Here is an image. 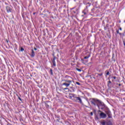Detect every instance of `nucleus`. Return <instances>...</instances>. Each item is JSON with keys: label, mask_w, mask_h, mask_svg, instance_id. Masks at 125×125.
<instances>
[{"label": "nucleus", "mask_w": 125, "mask_h": 125, "mask_svg": "<svg viewBox=\"0 0 125 125\" xmlns=\"http://www.w3.org/2000/svg\"><path fill=\"white\" fill-rule=\"evenodd\" d=\"M64 82H65V83H68L71 84V83H72L73 81L67 79V80H65Z\"/></svg>", "instance_id": "nucleus-5"}, {"label": "nucleus", "mask_w": 125, "mask_h": 125, "mask_svg": "<svg viewBox=\"0 0 125 125\" xmlns=\"http://www.w3.org/2000/svg\"><path fill=\"white\" fill-rule=\"evenodd\" d=\"M76 84H78V85H81V83L79 82H76Z\"/></svg>", "instance_id": "nucleus-14"}, {"label": "nucleus", "mask_w": 125, "mask_h": 125, "mask_svg": "<svg viewBox=\"0 0 125 125\" xmlns=\"http://www.w3.org/2000/svg\"><path fill=\"white\" fill-rule=\"evenodd\" d=\"M70 83H64L62 84V85H65L66 87H68V86H70Z\"/></svg>", "instance_id": "nucleus-6"}, {"label": "nucleus", "mask_w": 125, "mask_h": 125, "mask_svg": "<svg viewBox=\"0 0 125 125\" xmlns=\"http://www.w3.org/2000/svg\"><path fill=\"white\" fill-rule=\"evenodd\" d=\"M112 80V82H116V79H117V77L116 76H114L113 77L111 78Z\"/></svg>", "instance_id": "nucleus-10"}, {"label": "nucleus", "mask_w": 125, "mask_h": 125, "mask_svg": "<svg viewBox=\"0 0 125 125\" xmlns=\"http://www.w3.org/2000/svg\"><path fill=\"white\" fill-rule=\"evenodd\" d=\"M119 30H120V31H122V28H120Z\"/></svg>", "instance_id": "nucleus-24"}, {"label": "nucleus", "mask_w": 125, "mask_h": 125, "mask_svg": "<svg viewBox=\"0 0 125 125\" xmlns=\"http://www.w3.org/2000/svg\"><path fill=\"white\" fill-rule=\"evenodd\" d=\"M90 115H91V116H93V113L91 112V113H90Z\"/></svg>", "instance_id": "nucleus-18"}, {"label": "nucleus", "mask_w": 125, "mask_h": 125, "mask_svg": "<svg viewBox=\"0 0 125 125\" xmlns=\"http://www.w3.org/2000/svg\"><path fill=\"white\" fill-rule=\"evenodd\" d=\"M90 102H91L92 105H94V106H96L97 104L99 109H100V106L98 104H101V102L99 101V100L96 99H90Z\"/></svg>", "instance_id": "nucleus-1"}, {"label": "nucleus", "mask_w": 125, "mask_h": 125, "mask_svg": "<svg viewBox=\"0 0 125 125\" xmlns=\"http://www.w3.org/2000/svg\"><path fill=\"white\" fill-rule=\"evenodd\" d=\"M106 114L107 115L109 119H111L112 114H111V112L108 111V112H106Z\"/></svg>", "instance_id": "nucleus-3"}, {"label": "nucleus", "mask_w": 125, "mask_h": 125, "mask_svg": "<svg viewBox=\"0 0 125 125\" xmlns=\"http://www.w3.org/2000/svg\"><path fill=\"white\" fill-rule=\"evenodd\" d=\"M50 71H51V74L53 75V73L52 72V69H51Z\"/></svg>", "instance_id": "nucleus-16"}, {"label": "nucleus", "mask_w": 125, "mask_h": 125, "mask_svg": "<svg viewBox=\"0 0 125 125\" xmlns=\"http://www.w3.org/2000/svg\"><path fill=\"white\" fill-rule=\"evenodd\" d=\"M19 99H20V100H21V98H20Z\"/></svg>", "instance_id": "nucleus-29"}, {"label": "nucleus", "mask_w": 125, "mask_h": 125, "mask_svg": "<svg viewBox=\"0 0 125 125\" xmlns=\"http://www.w3.org/2000/svg\"><path fill=\"white\" fill-rule=\"evenodd\" d=\"M102 125H106V122H102Z\"/></svg>", "instance_id": "nucleus-13"}, {"label": "nucleus", "mask_w": 125, "mask_h": 125, "mask_svg": "<svg viewBox=\"0 0 125 125\" xmlns=\"http://www.w3.org/2000/svg\"><path fill=\"white\" fill-rule=\"evenodd\" d=\"M66 89H68V90H69V88H65L64 89V90H66Z\"/></svg>", "instance_id": "nucleus-21"}, {"label": "nucleus", "mask_w": 125, "mask_h": 125, "mask_svg": "<svg viewBox=\"0 0 125 125\" xmlns=\"http://www.w3.org/2000/svg\"><path fill=\"white\" fill-rule=\"evenodd\" d=\"M31 56L32 57H35V52L34 51V50H32V53H31Z\"/></svg>", "instance_id": "nucleus-7"}, {"label": "nucleus", "mask_w": 125, "mask_h": 125, "mask_svg": "<svg viewBox=\"0 0 125 125\" xmlns=\"http://www.w3.org/2000/svg\"><path fill=\"white\" fill-rule=\"evenodd\" d=\"M109 72H107L106 73V75L108 76V75H109Z\"/></svg>", "instance_id": "nucleus-19"}, {"label": "nucleus", "mask_w": 125, "mask_h": 125, "mask_svg": "<svg viewBox=\"0 0 125 125\" xmlns=\"http://www.w3.org/2000/svg\"><path fill=\"white\" fill-rule=\"evenodd\" d=\"M119 35L121 36V35H122V33H119Z\"/></svg>", "instance_id": "nucleus-26"}, {"label": "nucleus", "mask_w": 125, "mask_h": 125, "mask_svg": "<svg viewBox=\"0 0 125 125\" xmlns=\"http://www.w3.org/2000/svg\"><path fill=\"white\" fill-rule=\"evenodd\" d=\"M100 117L101 119H106V118H107V114L102 112L100 114Z\"/></svg>", "instance_id": "nucleus-2"}, {"label": "nucleus", "mask_w": 125, "mask_h": 125, "mask_svg": "<svg viewBox=\"0 0 125 125\" xmlns=\"http://www.w3.org/2000/svg\"><path fill=\"white\" fill-rule=\"evenodd\" d=\"M87 10L86 9H85L84 10H83V14H84V15H85V14H86V11H87Z\"/></svg>", "instance_id": "nucleus-11"}, {"label": "nucleus", "mask_w": 125, "mask_h": 125, "mask_svg": "<svg viewBox=\"0 0 125 125\" xmlns=\"http://www.w3.org/2000/svg\"><path fill=\"white\" fill-rule=\"evenodd\" d=\"M66 78H70L71 79V77H70L69 76H66Z\"/></svg>", "instance_id": "nucleus-23"}, {"label": "nucleus", "mask_w": 125, "mask_h": 125, "mask_svg": "<svg viewBox=\"0 0 125 125\" xmlns=\"http://www.w3.org/2000/svg\"><path fill=\"white\" fill-rule=\"evenodd\" d=\"M77 100H79L80 103H82V99L80 97H76Z\"/></svg>", "instance_id": "nucleus-9"}, {"label": "nucleus", "mask_w": 125, "mask_h": 125, "mask_svg": "<svg viewBox=\"0 0 125 125\" xmlns=\"http://www.w3.org/2000/svg\"><path fill=\"white\" fill-rule=\"evenodd\" d=\"M90 57V55H89L88 56H86L84 58V59H88V58Z\"/></svg>", "instance_id": "nucleus-12"}, {"label": "nucleus", "mask_w": 125, "mask_h": 125, "mask_svg": "<svg viewBox=\"0 0 125 125\" xmlns=\"http://www.w3.org/2000/svg\"><path fill=\"white\" fill-rule=\"evenodd\" d=\"M53 66L55 67L56 66V63L55 62V58H54V60L53 61Z\"/></svg>", "instance_id": "nucleus-8"}, {"label": "nucleus", "mask_w": 125, "mask_h": 125, "mask_svg": "<svg viewBox=\"0 0 125 125\" xmlns=\"http://www.w3.org/2000/svg\"><path fill=\"white\" fill-rule=\"evenodd\" d=\"M33 14L35 15V14H36V13H34Z\"/></svg>", "instance_id": "nucleus-28"}, {"label": "nucleus", "mask_w": 125, "mask_h": 125, "mask_svg": "<svg viewBox=\"0 0 125 125\" xmlns=\"http://www.w3.org/2000/svg\"><path fill=\"white\" fill-rule=\"evenodd\" d=\"M124 45H125V43H124Z\"/></svg>", "instance_id": "nucleus-30"}, {"label": "nucleus", "mask_w": 125, "mask_h": 125, "mask_svg": "<svg viewBox=\"0 0 125 125\" xmlns=\"http://www.w3.org/2000/svg\"><path fill=\"white\" fill-rule=\"evenodd\" d=\"M10 11H8V10H7V12H10Z\"/></svg>", "instance_id": "nucleus-27"}, {"label": "nucleus", "mask_w": 125, "mask_h": 125, "mask_svg": "<svg viewBox=\"0 0 125 125\" xmlns=\"http://www.w3.org/2000/svg\"><path fill=\"white\" fill-rule=\"evenodd\" d=\"M75 96H76V95H75L74 94H69V98H70V99H72V97L76 98V97H75Z\"/></svg>", "instance_id": "nucleus-4"}, {"label": "nucleus", "mask_w": 125, "mask_h": 125, "mask_svg": "<svg viewBox=\"0 0 125 125\" xmlns=\"http://www.w3.org/2000/svg\"><path fill=\"white\" fill-rule=\"evenodd\" d=\"M102 75H103V74L101 73V74H98V76H102Z\"/></svg>", "instance_id": "nucleus-17"}, {"label": "nucleus", "mask_w": 125, "mask_h": 125, "mask_svg": "<svg viewBox=\"0 0 125 125\" xmlns=\"http://www.w3.org/2000/svg\"><path fill=\"white\" fill-rule=\"evenodd\" d=\"M21 51H24V48H23L22 47H21Z\"/></svg>", "instance_id": "nucleus-15"}, {"label": "nucleus", "mask_w": 125, "mask_h": 125, "mask_svg": "<svg viewBox=\"0 0 125 125\" xmlns=\"http://www.w3.org/2000/svg\"><path fill=\"white\" fill-rule=\"evenodd\" d=\"M117 34H119L120 33V32H119V30H117Z\"/></svg>", "instance_id": "nucleus-22"}, {"label": "nucleus", "mask_w": 125, "mask_h": 125, "mask_svg": "<svg viewBox=\"0 0 125 125\" xmlns=\"http://www.w3.org/2000/svg\"><path fill=\"white\" fill-rule=\"evenodd\" d=\"M34 50H37V48H34Z\"/></svg>", "instance_id": "nucleus-25"}, {"label": "nucleus", "mask_w": 125, "mask_h": 125, "mask_svg": "<svg viewBox=\"0 0 125 125\" xmlns=\"http://www.w3.org/2000/svg\"><path fill=\"white\" fill-rule=\"evenodd\" d=\"M77 71H79V72H81V70L80 69H77Z\"/></svg>", "instance_id": "nucleus-20"}]
</instances>
